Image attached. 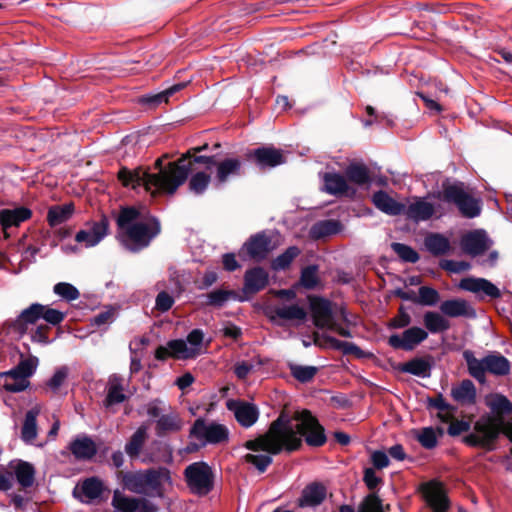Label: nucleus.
Segmentation results:
<instances>
[{
	"label": "nucleus",
	"instance_id": "obj_1",
	"mask_svg": "<svg viewBox=\"0 0 512 512\" xmlns=\"http://www.w3.org/2000/svg\"><path fill=\"white\" fill-rule=\"evenodd\" d=\"M303 441L312 448L322 447L327 442L324 426L308 409L296 411L292 417L282 412L264 434L246 441L243 446L253 452L290 454L300 450Z\"/></svg>",
	"mask_w": 512,
	"mask_h": 512
},
{
	"label": "nucleus",
	"instance_id": "obj_2",
	"mask_svg": "<svg viewBox=\"0 0 512 512\" xmlns=\"http://www.w3.org/2000/svg\"><path fill=\"white\" fill-rule=\"evenodd\" d=\"M186 160V156H181L163 166V158H158L154 162V169L158 170L156 173H151L148 167L129 169L122 166L117 173V179L124 187L133 190L143 186L154 198L160 194L173 195L190 174V165L186 164Z\"/></svg>",
	"mask_w": 512,
	"mask_h": 512
},
{
	"label": "nucleus",
	"instance_id": "obj_3",
	"mask_svg": "<svg viewBox=\"0 0 512 512\" xmlns=\"http://www.w3.org/2000/svg\"><path fill=\"white\" fill-rule=\"evenodd\" d=\"M140 211L133 206L122 207L116 223L119 230V240L123 247L132 253H138L147 248L153 239L161 233V223L154 216L145 221H138Z\"/></svg>",
	"mask_w": 512,
	"mask_h": 512
},
{
	"label": "nucleus",
	"instance_id": "obj_4",
	"mask_svg": "<svg viewBox=\"0 0 512 512\" xmlns=\"http://www.w3.org/2000/svg\"><path fill=\"white\" fill-rule=\"evenodd\" d=\"M118 478L123 488L130 492L157 497L164 496L165 483L172 484L171 472L164 466L138 471H119Z\"/></svg>",
	"mask_w": 512,
	"mask_h": 512
},
{
	"label": "nucleus",
	"instance_id": "obj_5",
	"mask_svg": "<svg viewBox=\"0 0 512 512\" xmlns=\"http://www.w3.org/2000/svg\"><path fill=\"white\" fill-rule=\"evenodd\" d=\"M473 432L464 436L462 441L469 447L493 451L500 434L512 442V420L482 415L473 425Z\"/></svg>",
	"mask_w": 512,
	"mask_h": 512
},
{
	"label": "nucleus",
	"instance_id": "obj_6",
	"mask_svg": "<svg viewBox=\"0 0 512 512\" xmlns=\"http://www.w3.org/2000/svg\"><path fill=\"white\" fill-rule=\"evenodd\" d=\"M432 196L439 201L454 204L465 218L472 219L481 213L480 201L465 190V184L461 181L451 182L450 179H445L441 190L433 192Z\"/></svg>",
	"mask_w": 512,
	"mask_h": 512
},
{
	"label": "nucleus",
	"instance_id": "obj_7",
	"mask_svg": "<svg viewBox=\"0 0 512 512\" xmlns=\"http://www.w3.org/2000/svg\"><path fill=\"white\" fill-rule=\"evenodd\" d=\"M463 358L467 364L469 375L480 384L486 383V372L496 376H506L511 370L510 361L497 352L488 354L482 359H477L473 351L465 350Z\"/></svg>",
	"mask_w": 512,
	"mask_h": 512
},
{
	"label": "nucleus",
	"instance_id": "obj_8",
	"mask_svg": "<svg viewBox=\"0 0 512 512\" xmlns=\"http://www.w3.org/2000/svg\"><path fill=\"white\" fill-rule=\"evenodd\" d=\"M188 487L198 495H207L214 487V474L211 467L203 461L194 462L184 470Z\"/></svg>",
	"mask_w": 512,
	"mask_h": 512
},
{
	"label": "nucleus",
	"instance_id": "obj_9",
	"mask_svg": "<svg viewBox=\"0 0 512 512\" xmlns=\"http://www.w3.org/2000/svg\"><path fill=\"white\" fill-rule=\"evenodd\" d=\"M275 249L272 237L266 231L251 235L241 246L238 255L242 260L262 262Z\"/></svg>",
	"mask_w": 512,
	"mask_h": 512
},
{
	"label": "nucleus",
	"instance_id": "obj_10",
	"mask_svg": "<svg viewBox=\"0 0 512 512\" xmlns=\"http://www.w3.org/2000/svg\"><path fill=\"white\" fill-rule=\"evenodd\" d=\"M419 491L431 512H449L451 501L442 482L430 480L422 483Z\"/></svg>",
	"mask_w": 512,
	"mask_h": 512
},
{
	"label": "nucleus",
	"instance_id": "obj_11",
	"mask_svg": "<svg viewBox=\"0 0 512 512\" xmlns=\"http://www.w3.org/2000/svg\"><path fill=\"white\" fill-rule=\"evenodd\" d=\"M189 437L206 444H219L228 440V429L218 423L207 424L203 418L195 420L189 431Z\"/></svg>",
	"mask_w": 512,
	"mask_h": 512
},
{
	"label": "nucleus",
	"instance_id": "obj_12",
	"mask_svg": "<svg viewBox=\"0 0 512 512\" xmlns=\"http://www.w3.org/2000/svg\"><path fill=\"white\" fill-rule=\"evenodd\" d=\"M245 158L260 170L277 167L286 161L283 151L272 145L248 150L245 153Z\"/></svg>",
	"mask_w": 512,
	"mask_h": 512
},
{
	"label": "nucleus",
	"instance_id": "obj_13",
	"mask_svg": "<svg viewBox=\"0 0 512 512\" xmlns=\"http://www.w3.org/2000/svg\"><path fill=\"white\" fill-rule=\"evenodd\" d=\"M313 342L320 348L330 347L341 351L344 355H353L357 359H370L374 357L372 352L362 350L353 342L341 341L327 334L320 336L318 332H314Z\"/></svg>",
	"mask_w": 512,
	"mask_h": 512
},
{
	"label": "nucleus",
	"instance_id": "obj_14",
	"mask_svg": "<svg viewBox=\"0 0 512 512\" xmlns=\"http://www.w3.org/2000/svg\"><path fill=\"white\" fill-rule=\"evenodd\" d=\"M309 308L313 318V324L319 329H328L335 321L333 303L322 296L308 295Z\"/></svg>",
	"mask_w": 512,
	"mask_h": 512
},
{
	"label": "nucleus",
	"instance_id": "obj_15",
	"mask_svg": "<svg viewBox=\"0 0 512 512\" xmlns=\"http://www.w3.org/2000/svg\"><path fill=\"white\" fill-rule=\"evenodd\" d=\"M428 337V332L418 326L406 329L402 335L392 334L388 338V345L393 349L412 351L417 345Z\"/></svg>",
	"mask_w": 512,
	"mask_h": 512
},
{
	"label": "nucleus",
	"instance_id": "obj_16",
	"mask_svg": "<svg viewBox=\"0 0 512 512\" xmlns=\"http://www.w3.org/2000/svg\"><path fill=\"white\" fill-rule=\"evenodd\" d=\"M323 187L322 191L336 197H349L354 198L356 189L349 185L345 174L337 172H326L322 176Z\"/></svg>",
	"mask_w": 512,
	"mask_h": 512
},
{
	"label": "nucleus",
	"instance_id": "obj_17",
	"mask_svg": "<svg viewBox=\"0 0 512 512\" xmlns=\"http://www.w3.org/2000/svg\"><path fill=\"white\" fill-rule=\"evenodd\" d=\"M38 363V358L32 355L28 358L21 359L15 366L17 373L20 376V380L17 382H5L3 384V388L12 393L24 391L29 386V381L27 379L35 373Z\"/></svg>",
	"mask_w": 512,
	"mask_h": 512
},
{
	"label": "nucleus",
	"instance_id": "obj_18",
	"mask_svg": "<svg viewBox=\"0 0 512 512\" xmlns=\"http://www.w3.org/2000/svg\"><path fill=\"white\" fill-rule=\"evenodd\" d=\"M244 175V163L240 158L228 157L218 160L216 165L215 181L217 186L224 185L232 178Z\"/></svg>",
	"mask_w": 512,
	"mask_h": 512
},
{
	"label": "nucleus",
	"instance_id": "obj_19",
	"mask_svg": "<svg viewBox=\"0 0 512 512\" xmlns=\"http://www.w3.org/2000/svg\"><path fill=\"white\" fill-rule=\"evenodd\" d=\"M226 406L228 410L234 413L237 422L242 427H251L259 418V410L255 404L240 400H229Z\"/></svg>",
	"mask_w": 512,
	"mask_h": 512
},
{
	"label": "nucleus",
	"instance_id": "obj_20",
	"mask_svg": "<svg viewBox=\"0 0 512 512\" xmlns=\"http://www.w3.org/2000/svg\"><path fill=\"white\" fill-rule=\"evenodd\" d=\"M269 285V273L261 266H254L245 271L243 277V292L255 295Z\"/></svg>",
	"mask_w": 512,
	"mask_h": 512
},
{
	"label": "nucleus",
	"instance_id": "obj_21",
	"mask_svg": "<svg viewBox=\"0 0 512 512\" xmlns=\"http://www.w3.org/2000/svg\"><path fill=\"white\" fill-rule=\"evenodd\" d=\"M461 248L464 253L475 257L489 249V239L484 230L470 231L461 238Z\"/></svg>",
	"mask_w": 512,
	"mask_h": 512
},
{
	"label": "nucleus",
	"instance_id": "obj_22",
	"mask_svg": "<svg viewBox=\"0 0 512 512\" xmlns=\"http://www.w3.org/2000/svg\"><path fill=\"white\" fill-rule=\"evenodd\" d=\"M433 365L434 357L427 354L423 357H414L407 362L399 363L396 369L402 373H409L421 378H429Z\"/></svg>",
	"mask_w": 512,
	"mask_h": 512
},
{
	"label": "nucleus",
	"instance_id": "obj_23",
	"mask_svg": "<svg viewBox=\"0 0 512 512\" xmlns=\"http://www.w3.org/2000/svg\"><path fill=\"white\" fill-rule=\"evenodd\" d=\"M344 174L348 183L350 182L360 188H369L373 182L371 171L363 162H350L346 166Z\"/></svg>",
	"mask_w": 512,
	"mask_h": 512
},
{
	"label": "nucleus",
	"instance_id": "obj_24",
	"mask_svg": "<svg viewBox=\"0 0 512 512\" xmlns=\"http://www.w3.org/2000/svg\"><path fill=\"white\" fill-rule=\"evenodd\" d=\"M327 489L320 482H312L305 486L297 500L300 508L319 506L326 498Z\"/></svg>",
	"mask_w": 512,
	"mask_h": 512
},
{
	"label": "nucleus",
	"instance_id": "obj_25",
	"mask_svg": "<svg viewBox=\"0 0 512 512\" xmlns=\"http://www.w3.org/2000/svg\"><path fill=\"white\" fill-rule=\"evenodd\" d=\"M43 309V304L32 303L19 314V316L12 323V328L20 334H25L28 330L29 324H36L37 321L41 319Z\"/></svg>",
	"mask_w": 512,
	"mask_h": 512
},
{
	"label": "nucleus",
	"instance_id": "obj_26",
	"mask_svg": "<svg viewBox=\"0 0 512 512\" xmlns=\"http://www.w3.org/2000/svg\"><path fill=\"white\" fill-rule=\"evenodd\" d=\"M372 203L378 210L390 216L403 215L405 210V204L396 201L384 190L373 194Z\"/></svg>",
	"mask_w": 512,
	"mask_h": 512
},
{
	"label": "nucleus",
	"instance_id": "obj_27",
	"mask_svg": "<svg viewBox=\"0 0 512 512\" xmlns=\"http://www.w3.org/2000/svg\"><path fill=\"white\" fill-rule=\"evenodd\" d=\"M31 217L32 211L25 206L0 210V224L3 231L11 227H19L22 222L29 220Z\"/></svg>",
	"mask_w": 512,
	"mask_h": 512
},
{
	"label": "nucleus",
	"instance_id": "obj_28",
	"mask_svg": "<svg viewBox=\"0 0 512 512\" xmlns=\"http://www.w3.org/2000/svg\"><path fill=\"white\" fill-rule=\"evenodd\" d=\"M440 311L448 317H466L475 318L476 311L464 299L445 300L440 304Z\"/></svg>",
	"mask_w": 512,
	"mask_h": 512
},
{
	"label": "nucleus",
	"instance_id": "obj_29",
	"mask_svg": "<svg viewBox=\"0 0 512 512\" xmlns=\"http://www.w3.org/2000/svg\"><path fill=\"white\" fill-rule=\"evenodd\" d=\"M68 448L77 460H91L97 454L95 442L86 435L76 437L70 442Z\"/></svg>",
	"mask_w": 512,
	"mask_h": 512
},
{
	"label": "nucleus",
	"instance_id": "obj_30",
	"mask_svg": "<svg viewBox=\"0 0 512 512\" xmlns=\"http://www.w3.org/2000/svg\"><path fill=\"white\" fill-rule=\"evenodd\" d=\"M266 315L273 322L276 320V318L304 322L307 319L308 313L298 304H291L283 307L270 308L266 312Z\"/></svg>",
	"mask_w": 512,
	"mask_h": 512
},
{
	"label": "nucleus",
	"instance_id": "obj_31",
	"mask_svg": "<svg viewBox=\"0 0 512 512\" xmlns=\"http://www.w3.org/2000/svg\"><path fill=\"white\" fill-rule=\"evenodd\" d=\"M435 213V208L432 203L425 201L424 199L418 198L415 202L405 205L403 215L414 222L427 221Z\"/></svg>",
	"mask_w": 512,
	"mask_h": 512
},
{
	"label": "nucleus",
	"instance_id": "obj_32",
	"mask_svg": "<svg viewBox=\"0 0 512 512\" xmlns=\"http://www.w3.org/2000/svg\"><path fill=\"white\" fill-rule=\"evenodd\" d=\"M189 82L190 81L180 82L170 86L169 88L159 93L144 95L140 98L139 102L143 105L148 106L149 108H155L162 103H168L170 97H172L177 92L183 90L188 85Z\"/></svg>",
	"mask_w": 512,
	"mask_h": 512
},
{
	"label": "nucleus",
	"instance_id": "obj_33",
	"mask_svg": "<svg viewBox=\"0 0 512 512\" xmlns=\"http://www.w3.org/2000/svg\"><path fill=\"white\" fill-rule=\"evenodd\" d=\"M451 396L461 404L474 405L477 399L476 387L471 380L464 379L457 387L451 389Z\"/></svg>",
	"mask_w": 512,
	"mask_h": 512
},
{
	"label": "nucleus",
	"instance_id": "obj_34",
	"mask_svg": "<svg viewBox=\"0 0 512 512\" xmlns=\"http://www.w3.org/2000/svg\"><path fill=\"white\" fill-rule=\"evenodd\" d=\"M75 211L73 202H68L63 205H52L47 212V222L50 227H56L68 221Z\"/></svg>",
	"mask_w": 512,
	"mask_h": 512
},
{
	"label": "nucleus",
	"instance_id": "obj_35",
	"mask_svg": "<svg viewBox=\"0 0 512 512\" xmlns=\"http://www.w3.org/2000/svg\"><path fill=\"white\" fill-rule=\"evenodd\" d=\"M424 245L436 257L446 255L451 250L449 239L440 233H429L424 239Z\"/></svg>",
	"mask_w": 512,
	"mask_h": 512
},
{
	"label": "nucleus",
	"instance_id": "obj_36",
	"mask_svg": "<svg viewBox=\"0 0 512 512\" xmlns=\"http://www.w3.org/2000/svg\"><path fill=\"white\" fill-rule=\"evenodd\" d=\"M124 387L122 384V378L113 375L109 379L107 395L103 401L106 408L123 403L126 401L127 396L123 393Z\"/></svg>",
	"mask_w": 512,
	"mask_h": 512
},
{
	"label": "nucleus",
	"instance_id": "obj_37",
	"mask_svg": "<svg viewBox=\"0 0 512 512\" xmlns=\"http://www.w3.org/2000/svg\"><path fill=\"white\" fill-rule=\"evenodd\" d=\"M342 229V224L338 220L328 219L315 223L310 230L311 236L314 239H321L339 233Z\"/></svg>",
	"mask_w": 512,
	"mask_h": 512
},
{
	"label": "nucleus",
	"instance_id": "obj_38",
	"mask_svg": "<svg viewBox=\"0 0 512 512\" xmlns=\"http://www.w3.org/2000/svg\"><path fill=\"white\" fill-rule=\"evenodd\" d=\"M167 346L174 359H194L199 355L198 348H189L187 342L182 339L170 340L167 342Z\"/></svg>",
	"mask_w": 512,
	"mask_h": 512
},
{
	"label": "nucleus",
	"instance_id": "obj_39",
	"mask_svg": "<svg viewBox=\"0 0 512 512\" xmlns=\"http://www.w3.org/2000/svg\"><path fill=\"white\" fill-rule=\"evenodd\" d=\"M14 473L22 488L27 489L34 484L36 471L31 463L20 460L15 466Z\"/></svg>",
	"mask_w": 512,
	"mask_h": 512
},
{
	"label": "nucleus",
	"instance_id": "obj_40",
	"mask_svg": "<svg viewBox=\"0 0 512 512\" xmlns=\"http://www.w3.org/2000/svg\"><path fill=\"white\" fill-rule=\"evenodd\" d=\"M181 427V419L176 414L162 415L156 422V435L163 437L169 432L179 431Z\"/></svg>",
	"mask_w": 512,
	"mask_h": 512
},
{
	"label": "nucleus",
	"instance_id": "obj_41",
	"mask_svg": "<svg viewBox=\"0 0 512 512\" xmlns=\"http://www.w3.org/2000/svg\"><path fill=\"white\" fill-rule=\"evenodd\" d=\"M138 497H130L123 494L120 490L116 489L113 492L111 505L120 512H137Z\"/></svg>",
	"mask_w": 512,
	"mask_h": 512
},
{
	"label": "nucleus",
	"instance_id": "obj_42",
	"mask_svg": "<svg viewBox=\"0 0 512 512\" xmlns=\"http://www.w3.org/2000/svg\"><path fill=\"white\" fill-rule=\"evenodd\" d=\"M39 411L31 409L26 412L21 429V438L24 442L30 443L37 437V416Z\"/></svg>",
	"mask_w": 512,
	"mask_h": 512
},
{
	"label": "nucleus",
	"instance_id": "obj_43",
	"mask_svg": "<svg viewBox=\"0 0 512 512\" xmlns=\"http://www.w3.org/2000/svg\"><path fill=\"white\" fill-rule=\"evenodd\" d=\"M423 321L426 329L431 333L444 332L450 328V322L437 312H426Z\"/></svg>",
	"mask_w": 512,
	"mask_h": 512
},
{
	"label": "nucleus",
	"instance_id": "obj_44",
	"mask_svg": "<svg viewBox=\"0 0 512 512\" xmlns=\"http://www.w3.org/2000/svg\"><path fill=\"white\" fill-rule=\"evenodd\" d=\"M147 438V430L144 426L139 427L130 437L125 445V452L131 457L136 458L139 456L140 451Z\"/></svg>",
	"mask_w": 512,
	"mask_h": 512
},
{
	"label": "nucleus",
	"instance_id": "obj_45",
	"mask_svg": "<svg viewBox=\"0 0 512 512\" xmlns=\"http://www.w3.org/2000/svg\"><path fill=\"white\" fill-rule=\"evenodd\" d=\"M486 405L496 414L494 417L503 418L504 415L512 414V403L502 394H494L491 399H487Z\"/></svg>",
	"mask_w": 512,
	"mask_h": 512
},
{
	"label": "nucleus",
	"instance_id": "obj_46",
	"mask_svg": "<svg viewBox=\"0 0 512 512\" xmlns=\"http://www.w3.org/2000/svg\"><path fill=\"white\" fill-rule=\"evenodd\" d=\"M317 265H308L301 270L299 285L307 290H314L321 282Z\"/></svg>",
	"mask_w": 512,
	"mask_h": 512
},
{
	"label": "nucleus",
	"instance_id": "obj_47",
	"mask_svg": "<svg viewBox=\"0 0 512 512\" xmlns=\"http://www.w3.org/2000/svg\"><path fill=\"white\" fill-rule=\"evenodd\" d=\"M300 253L301 251L297 246L288 247L283 253L272 260V269L279 271L289 268L293 260L298 257Z\"/></svg>",
	"mask_w": 512,
	"mask_h": 512
},
{
	"label": "nucleus",
	"instance_id": "obj_48",
	"mask_svg": "<svg viewBox=\"0 0 512 512\" xmlns=\"http://www.w3.org/2000/svg\"><path fill=\"white\" fill-rule=\"evenodd\" d=\"M81 490L89 500H95L104 492V485L99 478L90 477L82 482Z\"/></svg>",
	"mask_w": 512,
	"mask_h": 512
},
{
	"label": "nucleus",
	"instance_id": "obj_49",
	"mask_svg": "<svg viewBox=\"0 0 512 512\" xmlns=\"http://www.w3.org/2000/svg\"><path fill=\"white\" fill-rule=\"evenodd\" d=\"M291 375L301 383L310 382L318 372L315 366H303L298 364H289Z\"/></svg>",
	"mask_w": 512,
	"mask_h": 512
},
{
	"label": "nucleus",
	"instance_id": "obj_50",
	"mask_svg": "<svg viewBox=\"0 0 512 512\" xmlns=\"http://www.w3.org/2000/svg\"><path fill=\"white\" fill-rule=\"evenodd\" d=\"M391 248L403 262L414 264L420 259L419 253L407 244L393 242Z\"/></svg>",
	"mask_w": 512,
	"mask_h": 512
},
{
	"label": "nucleus",
	"instance_id": "obj_51",
	"mask_svg": "<svg viewBox=\"0 0 512 512\" xmlns=\"http://www.w3.org/2000/svg\"><path fill=\"white\" fill-rule=\"evenodd\" d=\"M267 454H251L248 453L243 456L244 462L253 465L259 473H264L267 468L272 464V455L268 452Z\"/></svg>",
	"mask_w": 512,
	"mask_h": 512
},
{
	"label": "nucleus",
	"instance_id": "obj_52",
	"mask_svg": "<svg viewBox=\"0 0 512 512\" xmlns=\"http://www.w3.org/2000/svg\"><path fill=\"white\" fill-rule=\"evenodd\" d=\"M234 291L225 289H216L204 295L205 305L212 307H222L234 295Z\"/></svg>",
	"mask_w": 512,
	"mask_h": 512
},
{
	"label": "nucleus",
	"instance_id": "obj_53",
	"mask_svg": "<svg viewBox=\"0 0 512 512\" xmlns=\"http://www.w3.org/2000/svg\"><path fill=\"white\" fill-rule=\"evenodd\" d=\"M211 182V176L206 172H197L189 180V190L197 195L203 194Z\"/></svg>",
	"mask_w": 512,
	"mask_h": 512
},
{
	"label": "nucleus",
	"instance_id": "obj_54",
	"mask_svg": "<svg viewBox=\"0 0 512 512\" xmlns=\"http://www.w3.org/2000/svg\"><path fill=\"white\" fill-rule=\"evenodd\" d=\"M358 512H384L382 500L377 494L371 493L360 503Z\"/></svg>",
	"mask_w": 512,
	"mask_h": 512
},
{
	"label": "nucleus",
	"instance_id": "obj_55",
	"mask_svg": "<svg viewBox=\"0 0 512 512\" xmlns=\"http://www.w3.org/2000/svg\"><path fill=\"white\" fill-rule=\"evenodd\" d=\"M418 303L425 306H434L440 300L439 292L429 286H421L418 290Z\"/></svg>",
	"mask_w": 512,
	"mask_h": 512
},
{
	"label": "nucleus",
	"instance_id": "obj_56",
	"mask_svg": "<svg viewBox=\"0 0 512 512\" xmlns=\"http://www.w3.org/2000/svg\"><path fill=\"white\" fill-rule=\"evenodd\" d=\"M53 291L55 294L61 296L63 299L67 301H73L80 297L79 290L75 286L67 282L57 283L54 286Z\"/></svg>",
	"mask_w": 512,
	"mask_h": 512
},
{
	"label": "nucleus",
	"instance_id": "obj_57",
	"mask_svg": "<svg viewBox=\"0 0 512 512\" xmlns=\"http://www.w3.org/2000/svg\"><path fill=\"white\" fill-rule=\"evenodd\" d=\"M108 229L109 220L105 215H103L99 221L93 222L92 227L88 230L94 237V241L91 243L98 244L107 235Z\"/></svg>",
	"mask_w": 512,
	"mask_h": 512
},
{
	"label": "nucleus",
	"instance_id": "obj_58",
	"mask_svg": "<svg viewBox=\"0 0 512 512\" xmlns=\"http://www.w3.org/2000/svg\"><path fill=\"white\" fill-rule=\"evenodd\" d=\"M417 440L425 449H433L437 446V436L432 427H425L417 435Z\"/></svg>",
	"mask_w": 512,
	"mask_h": 512
},
{
	"label": "nucleus",
	"instance_id": "obj_59",
	"mask_svg": "<svg viewBox=\"0 0 512 512\" xmlns=\"http://www.w3.org/2000/svg\"><path fill=\"white\" fill-rule=\"evenodd\" d=\"M65 317L66 313L44 305L41 319L45 320L48 324L57 326L64 321Z\"/></svg>",
	"mask_w": 512,
	"mask_h": 512
},
{
	"label": "nucleus",
	"instance_id": "obj_60",
	"mask_svg": "<svg viewBox=\"0 0 512 512\" xmlns=\"http://www.w3.org/2000/svg\"><path fill=\"white\" fill-rule=\"evenodd\" d=\"M440 267L445 271L459 274L464 271H468L471 268V265L466 261L442 260L440 262Z\"/></svg>",
	"mask_w": 512,
	"mask_h": 512
},
{
	"label": "nucleus",
	"instance_id": "obj_61",
	"mask_svg": "<svg viewBox=\"0 0 512 512\" xmlns=\"http://www.w3.org/2000/svg\"><path fill=\"white\" fill-rule=\"evenodd\" d=\"M411 316L405 311L403 306L398 309V314L389 321L388 327L391 329L405 328L411 323Z\"/></svg>",
	"mask_w": 512,
	"mask_h": 512
},
{
	"label": "nucleus",
	"instance_id": "obj_62",
	"mask_svg": "<svg viewBox=\"0 0 512 512\" xmlns=\"http://www.w3.org/2000/svg\"><path fill=\"white\" fill-rule=\"evenodd\" d=\"M217 156H218V154H214V155H210V156L192 155L191 158H188V160H186V164L190 165V173L192 172V166L195 163L204 164L207 169H210L213 166L216 167V165L218 163Z\"/></svg>",
	"mask_w": 512,
	"mask_h": 512
},
{
	"label": "nucleus",
	"instance_id": "obj_63",
	"mask_svg": "<svg viewBox=\"0 0 512 512\" xmlns=\"http://www.w3.org/2000/svg\"><path fill=\"white\" fill-rule=\"evenodd\" d=\"M173 304V297L166 291H161L156 296L155 308L158 311L166 312L172 308Z\"/></svg>",
	"mask_w": 512,
	"mask_h": 512
},
{
	"label": "nucleus",
	"instance_id": "obj_64",
	"mask_svg": "<svg viewBox=\"0 0 512 512\" xmlns=\"http://www.w3.org/2000/svg\"><path fill=\"white\" fill-rule=\"evenodd\" d=\"M68 376V368L67 367H61L55 371L53 376L49 379L47 382V386L52 389L53 391H57L60 386L63 384L65 379Z\"/></svg>",
	"mask_w": 512,
	"mask_h": 512
}]
</instances>
